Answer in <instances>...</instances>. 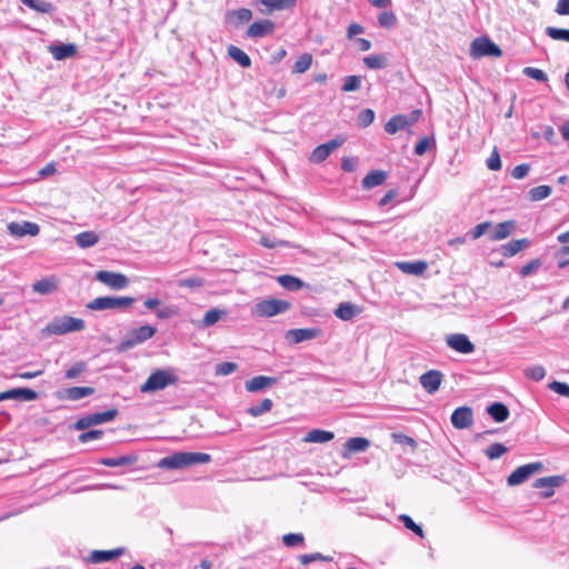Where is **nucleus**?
Returning <instances> with one entry per match:
<instances>
[{
  "instance_id": "1",
  "label": "nucleus",
  "mask_w": 569,
  "mask_h": 569,
  "mask_svg": "<svg viewBox=\"0 0 569 569\" xmlns=\"http://www.w3.org/2000/svg\"><path fill=\"white\" fill-rule=\"evenodd\" d=\"M210 461L211 456L209 453L180 451L162 458L159 461V467L174 470L194 465H203Z\"/></svg>"
},
{
  "instance_id": "2",
  "label": "nucleus",
  "mask_w": 569,
  "mask_h": 569,
  "mask_svg": "<svg viewBox=\"0 0 569 569\" xmlns=\"http://www.w3.org/2000/svg\"><path fill=\"white\" fill-rule=\"evenodd\" d=\"M86 323L80 318L71 316L54 317L42 330L44 335L63 336L69 332L82 331Z\"/></svg>"
},
{
  "instance_id": "3",
  "label": "nucleus",
  "mask_w": 569,
  "mask_h": 569,
  "mask_svg": "<svg viewBox=\"0 0 569 569\" xmlns=\"http://www.w3.org/2000/svg\"><path fill=\"white\" fill-rule=\"evenodd\" d=\"M156 332L157 328L149 325L133 328L126 335V337L120 341L116 349L118 352L128 351L137 345L143 343L151 339Z\"/></svg>"
},
{
  "instance_id": "4",
  "label": "nucleus",
  "mask_w": 569,
  "mask_h": 569,
  "mask_svg": "<svg viewBox=\"0 0 569 569\" xmlns=\"http://www.w3.org/2000/svg\"><path fill=\"white\" fill-rule=\"evenodd\" d=\"M177 381L178 377L169 370L158 369L153 371L146 382L140 386V391L143 393L156 392L163 390L170 385H174Z\"/></svg>"
},
{
  "instance_id": "5",
  "label": "nucleus",
  "mask_w": 569,
  "mask_h": 569,
  "mask_svg": "<svg viewBox=\"0 0 569 569\" xmlns=\"http://www.w3.org/2000/svg\"><path fill=\"white\" fill-rule=\"evenodd\" d=\"M136 301L132 297H98L91 300L87 308L90 310L127 309Z\"/></svg>"
},
{
  "instance_id": "6",
  "label": "nucleus",
  "mask_w": 569,
  "mask_h": 569,
  "mask_svg": "<svg viewBox=\"0 0 569 569\" xmlns=\"http://www.w3.org/2000/svg\"><path fill=\"white\" fill-rule=\"evenodd\" d=\"M291 303L276 298L264 299L254 305V313L259 317H273L287 312Z\"/></svg>"
},
{
  "instance_id": "7",
  "label": "nucleus",
  "mask_w": 569,
  "mask_h": 569,
  "mask_svg": "<svg viewBox=\"0 0 569 569\" xmlns=\"http://www.w3.org/2000/svg\"><path fill=\"white\" fill-rule=\"evenodd\" d=\"M119 411L117 408H111L104 412H94L88 416L79 418L73 428L76 430H86L92 426L102 425L113 420L118 416Z\"/></svg>"
},
{
  "instance_id": "8",
  "label": "nucleus",
  "mask_w": 569,
  "mask_h": 569,
  "mask_svg": "<svg viewBox=\"0 0 569 569\" xmlns=\"http://www.w3.org/2000/svg\"><path fill=\"white\" fill-rule=\"evenodd\" d=\"M469 53L472 59L498 57V44L491 41L487 36L477 37L470 43Z\"/></svg>"
},
{
  "instance_id": "9",
  "label": "nucleus",
  "mask_w": 569,
  "mask_h": 569,
  "mask_svg": "<svg viewBox=\"0 0 569 569\" xmlns=\"http://www.w3.org/2000/svg\"><path fill=\"white\" fill-rule=\"evenodd\" d=\"M543 469L542 462H531L523 466L518 467L508 477L507 483L509 486H517L525 482L530 476L536 472H539Z\"/></svg>"
},
{
  "instance_id": "10",
  "label": "nucleus",
  "mask_w": 569,
  "mask_h": 569,
  "mask_svg": "<svg viewBox=\"0 0 569 569\" xmlns=\"http://www.w3.org/2000/svg\"><path fill=\"white\" fill-rule=\"evenodd\" d=\"M343 137H337L326 143L317 146L311 154L309 160L313 163H320L325 161L337 148H339L345 142Z\"/></svg>"
},
{
  "instance_id": "11",
  "label": "nucleus",
  "mask_w": 569,
  "mask_h": 569,
  "mask_svg": "<svg viewBox=\"0 0 569 569\" xmlns=\"http://www.w3.org/2000/svg\"><path fill=\"white\" fill-rule=\"evenodd\" d=\"M96 279L113 290L124 289L129 284V279L119 272L101 270L96 273Z\"/></svg>"
},
{
  "instance_id": "12",
  "label": "nucleus",
  "mask_w": 569,
  "mask_h": 569,
  "mask_svg": "<svg viewBox=\"0 0 569 569\" xmlns=\"http://www.w3.org/2000/svg\"><path fill=\"white\" fill-rule=\"evenodd\" d=\"M566 479L563 476H550L536 479L533 487L540 489V496L550 498L555 493V489L562 486Z\"/></svg>"
},
{
  "instance_id": "13",
  "label": "nucleus",
  "mask_w": 569,
  "mask_h": 569,
  "mask_svg": "<svg viewBox=\"0 0 569 569\" xmlns=\"http://www.w3.org/2000/svg\"><path fill=\"white\" fill-rule=\"evenodd\" d=\"M497 431L495 429L485 430L482 432H478L473 437V442L478 447H483L488 443V447L483 449V452L488 456L489 459L498 458V441L492 440L489 441V437H495Z\"/></svg>"
},
{
  "instance_id": "14",
  "label": "nucleus",
  "mask_w": 569,
  "mask_h": 569,
  "mask_svg": "<svg viewBox=\"0 0 569 569\" xmlns=\"http://www.w3.org/2000/svg\"><path fill=\"white\" fill-rule=\"evenodd\" d=\"M446 343L449 348L459 353L469 355L475 351V345L465 333H452L447 336Z\"/></svg>"
},
{
  "instance_id": "15",
  "label": "nucleus",
  "mask_w": 569,
  "mask_h": 569,
  "mask_svg": "<svg viewBox=\"0 0 569 569\" xmlns=\"http://www.w3.org/2000/svg\"><path fill=\"white\" fill-rule=\"evenodd\" d=\"M92 387H69L62 390L56 391L54 396L58 400L78 401L84 397H89L94 393Z\"/></svg>"
},
{
  "instance_id": "16",
  "label": "nucleus",
  "mask_w": 569,
  "mask_h": 569,
  "mask_svg": "<svg viewBox=\"0 0 569 569\" xmlns=\"http://www.w3.org/2000/svg\"><path fill=\"white\" fill-rule=\"evenodd\" d=\"M274 22L269 19L254 21L247 29V37L250 39H259L273 33Z\"/></svg>"
},
{
  "instance_id": "17",
  "label": "nucleus",
  "mask_w": 569,
  "mask_h": 569,
  "mask_svg": "<svg viewBox=\"0 0 569 569\" xmlns=\"http://www.w3.org/2000/svg\"><path fill=\"white\" fill-rule=\"evenodd\" d=\"M38 399V393L30 388H13L0 392V401L18 400V401H33Z\"/></svg>"
},
{
  "instance_id": "18",
  "label": "nucleus",
  "mask_w": 569,
  "mask_h": 569,
  "mask_svg": "<svg viewBox=\"0 0 569 569\" xmlns=\"http://www.w3.org/2000/svg\"><path fill=\"white\" fill-rule=\"evenodd\" d=\"M451 423L456 429H466L472 425L473 413L469 407H459L451 415Z\"/></svg>"
},
{
  "instance_id": "19",
  "label": "nucleus",
  "mask_w": 569,
  "mask_h": 569,
  "mask_svg": "<svg viewBox=\"0 0 569 569\" xmlns=\"http://www.w3.org/2000/svg\"><path fill=\"white\" fill-rule=\"evenodd\" d=\"M10 234L14 237L37 236L40 232L39 224L30 221L10 222L8 224Z\"/></svg>"
},
{
  "instance_id": "20",
  "label": "nucleus",
  "mask_w": 569,
  "mask_h": 569,
  "mask_svg": "<svg viewBox=\"0 0 569 569\" xmlns=\"http://www.w3.org/2000/svg\"><path fill=\"white\" fill-rule=\"evenodd\" d=\"M321 333L320 328H298L291 329L287 332V338L293 343L311 340L319 337Z\"/></svg>"
},
{
  "instance_id": "21",
  "label": "nucleus",
  "mask_w": 569,
  "mask_h": 569,
  "mask_svg": "<svg viewBox=\"0 0 569 569\" xmlns=\"http://www.w3.org/2000/svg\"><path fill=\"white\" fill-rule=\"evenodd\" d=\"M420 383L428 393H435L442 381V373L439 370H429L420 376Z\"/></svg>"
},
{
  "instance_id": "22",
  "label": "nucleus",
  "mask_w": 569,
  "mask_h": 569,
  "mask_svg": "<svg viewBox=\"0 0 569 569\" xmlns=\"http://www.w3.org/2000/svg\"><path fill=\"white\" fill-rule=\"evenodd\" d=\"M278 381L274 377L256 376L244 382L246 390L249 392L262 391Z\"/></svg>"
},
{
  "instance_id": "23",
  "label": "nucleus",
  "mask_w": 569,
  "mask_h": 569,
  "mask_svg": "<svg viewBox=\"0 0 569 569\" xmlns=\"http://www.w3.org/2000/svg\"><path fill=\"white\" fill-rule=\"evenodd\" d=\"M530 246V240L527 238L511 240L500 246V254L506 258H511L520 251L527 249Z\"/></svg>"
},
{
  "instance_id": "24",
  "label": "nucleus",
  "mask_w": 569,
  "mask_h": 569,
  "mask_svg": "<svg viewBox=\"0 0 569 569\" xmlns=\"http://www.w3.org/2000/svg\"><path fill=\"white\" fill-rule=\"evenodd\" d=\"M361 307L352 303V302H341L336 308L333 315L343 321H350L355 317L361 313Z\"/></svg>"
},
{
  "instance_id": "25",
  "label": "nucleus",
  "mask_w": 569,
  "mask_h": 569,
  "mask_svg": "<svg viewBox=\"0 0 569 569\" xmlns=\"http://www.w3.org/2000/svg\"><path fill=\"white\" fill-rule=\"evenodd\" d=\"M124 553V548H117L113 550H93L88 557V562L90 563H100L110 561L114 558H118Z\"/></svg>"
},
{
  "instance_id": "26",
  "label": "nucleus",
  "mask_w": 569,
  "mask_h": 569,
  "mask_svg": "<svg viewBox=\"0 0 569 569\" xmlns=\"http://www.w3.org/2000/svg\"><path fill=\"white\" fill-rule=\"evenodd\" d=\"M49 52L56 60H64L77 53V46L73 43H60L49 46Z\"/></svg>"
},
{
  "instance_id": "27",
  "label": "nucleus",
  "mask_w": 569,
  "mask_h": 569,
  "mask_svg": "<svg viewBox=\"0 0 569 569\" xmlns=\"http://www.w3.org/2000/svg\"><path fill=\"white\" fill-rule=\"evenodd\" d=\"M277 282L290 292H297L305 287H308L300 278L291 274H281L277 277Z\"/></svg>"
},
{
  "instance_id": "28",
  "label": "nucleus",
  "mask_w": 569,
  "mask_h": 569,
  "mask_svg": "<svg viewBox=\"0 0 569 569\" xmlns=\"http://www.w3.org/2000/svg\"><path fill=\"white\" fill-rule=\"evenodd\" d=\"M138 461V456L136 453L124 455L120 457L112 458H101L99 463L106 467H124L132 466Z\"/></svg>"
},
{
  "instance_id": "29",
  "label": "nucleus",
  "mask_w": 569,
  "mask_h": 569,
  "mask_svg": "<svg viewBox=\"0 0 569 569\" xmlns=\"http://www.w3.org/2000/svg\"><path fill=\"white\" fill-rule=\"evenodd\" d=\"M226 19L237 28L242 23L249 22L252 19V12L247 8L230 10L226 13Z\"/></svg>"
},
{
  "instance_id": "30",
  "label": "nucleus",
  "mask_w": 569,
  "mask_h": 569,
  "mask_svg": "<svg viewBox=\"0 0 569 569\" xmlns=\"http://www.w3.org/2000/svg\"><path fill=\"white\" fill-rule=\"evenodd\" d=\"M387 179V172L382 170L370 171L361 181V186L365 190H370L385 182Z\"/></svg>"
},
{
  "instance_id": "31",
  "label": "nucleus",
  "mask_w": 569,
  "mask_h": 569,
  "mask_svg": "<svg viewBox=\"0 0 569 569\" xmlns=\"http://www.w3.org/2000/svg\"><path fill=\"white\" fill-rule=\"evenodd\" d=\"M409 127L406 114H397L391 117L385 124V131L389 134H395L400 130Z\"/></svg>"
},
{
  "instance_id": "32",
  "label": "nucleus",
  "mask_w": 569,
  "mask_h": 569,
  "mask_svg": "<svg viewBox=\"0 0 569 569\" xmlns=\"http://www.w3.org/2000/svg\"><path fill=\"white\" fill-rule=\"evenodd\" d=\"M333 438L335 433L331 431L312 429L306 435L305 441L313 443H325L331 441Z\"/></svg>"
},
{
  "instance_id": "33",
  "label": "nucleus",
  "mask_w": 569,
  "mask_h": 569,
  "mask_svg": "<svg viewBox=\"0 0 569 569\" xmlns=\"http://www.w3.org/2000/svg\"><path fill=\"white\" fill-rule=\"evenodd\" d=\"M397 266L405 273L415 274V276L422 274L428 268V264L425 261H413V262L403 261V262H398Z\"/></svg>"
},
{
  "instance_id": "34",
  "label": "nucleus",
  "mask_w": 569,
  "mask_h": 569,
  "mask_svg": "<svg viewBox=\"0 0 569 569\" xmlns=\"http://www.w3.org/2000/svg\"><path fill=\"white\" fill-rule=\"evenodd\" d=\"M370 447V441L363 437L349 438L345 443L347 452H363Z\"/></svg>"
},
{
  "instance_id": "35",
  "label": "nucleus",
  "mask_w": 569,
  "mask_h": 569,
  "mask_svg": "<svg viewBox=\"0 0 569 569\" xmlns=\"http://www.w3.org/2000/svg\"><path fill=\"white\" fill-rule=\"evenodd\" d=\"M260 3L267 7V11L270 13L273 11L292 9L296 6V0H260Z\"/></svg>"
},
{
  "instance_id": "36",
  "label": "nucleus",
  "mask_w": 569,
  "mask_h": 569,
  "mask_svg": "<svg viewBox=\"0 0 569 569\" xmlns=\"http://www.w3.org/2000/svg\"><path fill=\"white\" fill-rule=\"evenodd\" d=\"M489 229H490L491 239L497 240L498 239V226H492L491 222H488V221L477 224L470 231L471 238L478 239L479 237L485 234Z\"/></svg>"
},
{
  "instance_id": "37",
  "label": "nucleus",
  "mask_w": 569,
  "mask_h": 569,
  "mask_svg": "<svg viewBox=\"0 0 569 569\" xmlns=\"http://www.w3.org/2000/svg\"><path fill=\"white\" fill-rule=\"evenodd\" d=\"M32 289L40 295H49L57 289V281L54 278H42L32 284Z\"/></svg>"
},
{
  "instance_id": "38",
  "label": "nucleus",
  "mask_w": 569,
  "mask_h": 569,
  "mask_svg": "<svg viewBox=\"0 0 569 569\" xmlns=\"http://www.w3.org/2000/svg\"><path fill=\"white\" fill-rule=\"evenodd\" d=\"M98 241L99 237L93 231H83L76 236V243L83 249L93 247Z\"/></svg>"
},
{
  "instance_id": "39",
  "label": "nucleus",
  "mask_w": 569,
  "mask_h": 569,
  "mask_svg": "<svg viewBox=\"0 0 569 569\" xmlns=\"http://www.w3.org/2000/svg\"><path fill=\"white\" fill-rule=\"evenodd\" d=\"M228 54L242 68H249L251 66L250 57L243 50L236 46H229Z\"/></svg>"
},
{
  "instance_id": "40",
  "label": "nucleus",
  "mask_w": 569,
  "mask_h": 569,
  "mask_svg": "<svg viewBox=\"0 0 569 569\" xmlns=\"http://www.w3.org/2000/svg\"><path fill=\"white\" fill-rule=\"evenodd\" d=\"M363 63L369 69H385L388 66V58L385 54H372L365 57Z\"/></svg>"
},
{
  "instance_id": "41",
  "label": "nucleus",
  "mask_w": 569,
  "mask_h": 569,
  "mask_svg": "<svg viewBox=\"0 0 569 569\" xmlns=\"http://www.w3.org/2000/svg\"><path fill=\"white\" fill-rule=\"evenodd\" d=\"M227 315L226 310L212 308L204 313L202 319V327L208 328L217 323L223 316Z\"/></svg>"
},
{
  "instance_id": "42",
  "label": "nucleus",
  "mask_w": 569,
  "mask_h": 569,
  "mask_svg": "<svg viewBox=\"0 0 569 569\" xmlns=\"http://www.w3.org/2000/svg\"><path fill=\"white\" fill-rule=\"evenodd\" d=\"M26 7L41 13H50L53 10L52 3L46 0H20Z\"/></svg>"
},
{
  "instance_id": "43",
  "label": "nucleus",
  "mask_w": 569,
  "mask_h": 569,
  "mask_svg": "<svg viewBox=\"0 0 569 569\" xmlns=\"http://www.w3.org/2000/svg\"><path fill=\"white\" fill-rule=\"evenodd\" d=\"M551 192V187L542 184L530 189L528 192V198L530 201H540L548 198Z\"/></svg>"
},
{
  "instance_id": "44",
  "label": "nucleus",
  "mask_w": 569,
  "mask_h": 569,
  "mask_svg": "<svg viewBox=\"0 0 569 569\" xmlns=\"http://www.w3.org/2000/svg\"><path fill=\"white\" fill-rule=\"evenodd\" d=\"M272 400L269 398L263 399L259 405L249 407L246 412L251 417H259L266 412H269L272 408Z\"/></svg>"
},
{
  "instance_id": "45",
  "label": "nucleus",
  "mask_w": 569,
  "mask_h": 569,
  "mask_svg": "<svg viewBox=\"0 0 569 569\" xmlns=\"http://www.w3.org/2000/svg\"><path fill=\"white\" fill-rule=\"evenodd\" d=\"M88 370V363L83 360L74 362L64 371V378L69 380L77 379L80 375Z\"/></svg>"
},
{
  "instance_id": "46",
  "label": "nucleus",
  "mask_w": 569,
  "mask_h": 569,
  "mask_svg": "<svg viewBox=\"0 0 569 569\" xmlns=\"http://www.w3.org/2000/svg\"><path fill=\"white\" fill-rule=\"evenodd\" d=\"M312 63V56L310 53L301 54L292 67L293 73H303L306 72Z\"/></svg>"
},
{
  "instance_id": "47",
  "label": "nucleus",
  "mask_w": 569,
  "mask_h": 569,
  "mask_svg": "<svg viewBox=\"0 0 569 569\" xmlns=\"http://www.w3.org/2000/svg\"><path fill=\"white\" fill-rule=\"evenodd\" d=\"M361 87V77L360 76H348L343 79V84L341 90L345 92L357 91Z\"/></svg>"
},
{
  "instance_id": "48",
  "label": "nucleus",
  "mask_w": 569,
  "mask_h": 569,
  "mask_svg": "<svg viewBox=\"0 0 569 569\" xmlns=\"http://www.w3.org/2000/svg\"><path fill=\"white\" fill-rule=\"evenodd\" d=\"M399 521L403 523V526L408 529L415 532L417 536L423 538V530L421 526L417 525L412 518L408 515H400L398 517Z\"/></svg>"
},
{
  "instance_id": "49",
  "label": "nucleus",
  "mask_w": 569,
  "mask_h": 569,
  "mask_svg": "<svg viewBox=\"0 0 569 569\" xmlns=\"http://www.w3.org/2000/svg\"><path fill=\"white\" fill-rule=\"evenodd\" d=\"M546 33L553 40L569 42V29L547 27Z\"/></svg>"
},
{
  "instance_id": "50",
  "label": "nucleus",
  "mask_w": 569,
  "mask_h": 569,
  "mask_svg": "<svg viewBox=\"0 0 569 569\" xmlns=\"http://www.w3.org/2000/svg\"><path fill=\"white\" fill-rule=\"evenodd\" d=\"M378 23L382 28L390 29L396 26L397 17L392 11H383L378 16Z\"/></svg>"
},
{
  "instance_id": "51",
  "label": "nucleus",
  "mask_w": 569,
  "mask_h": 569,
  "mask_svg": "<svg viewBox=\"0 0 569 569\" xmlns=\"http://www.w3.org/2000/svg\"><path fill=\"white\" fill-rule=\"evenodd\" d=\"M525 376L533 381H540L546 376V369L540 365H535L525 370Z\"/></svg>"
},
{
  "instance_id": "52",
  "label": "nucleus",
  "mask_w": 569,
  "mask_h": 569,
  "mask_svg": "<svg viewBox=\"0 0 569 569\" xmlns=\"http://www.w3.org/2000/svg\"><path fill=\"white\" fill-rule=\"evenodd\" d=\"M206 283V280L201 277H189L179 279L177 281L178 287H186V288H201Z\"/></svg>"
},
{
  "instance_id": "53",
  "label": "nucleus",
  "mask_w": 569,
  "mask_h": 569,
  "mask_svg": "<svg viewBox=\"0 0 569 569\" xmlns=\"http://www.w3.org/2000/svg\"><path fill=\"white\" fill-rule=\"evenodd\" d=\"M375 120V112L371 109H363L359 112L357 123L361 128L369 127Z\"/></svg>"
},
{
  "instance_id": "54",
  "label": "nucleus",
  "mask_w": 569,
  "mask_h": 569,
  "mask_svg": "<svg viewBox=\"0 0 569 569\" xmlns=\"http://www.w3.org/2000/svg\"><path fill=\"white\" fill-rule=\"evenodd\" d=\"M238 369V365L236 362L223 361L216 366V375L217 376H228L233 373Z\"/></svg>"
},
{
  "instance_id": "55",
  "label": "nucleus",
  "mask_w": 569,
  "mask_h": 569,
  "mask_svg": "<svg viewBox=\"0 0 569 569\" xmlns=\"http://www.w3.org/2000/svg\"><path fill=\"white\" fill-rule=\"evenodd\" d=\"M391 438H392V440L396 443H399V445H402V446H409L412 451H415V449L417 448L416 440L413 438L407 436V435H403V433H400V432H393L391 435Z\"/></svg>"
},
{
  "instance_id": "56",
  "label": "nucleus",
  "mask_w": 569,
  "mask_h": 569,
  "mask_svg": "<svg viewBox=\"0 0 569 569\" xmlns=\"http://www.w3.org/2000/svg\"><path fill=\"white\" fill-rule=\"evenodd\" d=\"M523 74L531 78V79H535L537 81H541V82H546L548 80V76L547 73L541 70V69H538V68H533V67H526L523 70H522Z\"/></svg>"
},
{
  "instance_id": "57",
  "label": "nucleus",
  "mask_w": 569,
  "mask_h": 569,
  "mask_svg": "<svg viewBox=\"0 0 569 569\" xmlns=\"http://www.w3.org/2000/svg\"><path fill=\"white\" fill-rule=\"evenodd\" d=\"M299 560L302 565L307 566L313 561H318V560H321V561H331L332 560V557H329V556H323L322 553L320 552H313V553H307V555H301L299 557Z\"/></svg>"
},
{
  "instance_id": "58",
  "label": "nucleus",
  "mask_w": 569,
  "mask_h": 569,
  "mask_svg": "<svg viewBox=\"0 0 569 569\" xmlns=\"http://www.w3.org/2000/svg\"><path fill=\"white\" fill-rule=\"evenodd\" d=\"M305 538L302 533H287L282 537V541L287 547H296L303 542Z\"/></svg>"
},
{
  "instance_id": "59",
  "label": "nucleus",
  "mask_w": 569,
  "mask_h": 569,
  "mask_svg": "<svg viewBox=\"0 0 569 569\" xmlns=\"http://www.w3.org/2000/svg\"><path fill=\"white\" fill-rule=\"evenodd\" d=\"M103 436L102 430H89L79 435L78 440L86 443L91 440L100 439Z\"/></svg>"
},
{
  "instance_id": "60",
  "label": "nucleus",
  "mask_w": 569,
  "mask_h": 569,
  "mask_svg": "<svg viewBox=\"0 0 569 569\" xmlns=\"http://www.w3.org/2000/svg\"><path fill=\"white\" fill-rule=\"evenodd\" d=\"M549 389L552 391L569 398V385L560 381H552L549 383Z\"/></svg>"
},
{
  "instance_id": "61",
  "label": "nucleus",
  "mask_w": 569,
  "mask_h": 569,
  "mask_svg": "<svg viewBox=\"0 0 569 569\" xmlns=\"http://www.w3.org/2000/svg\"><path fill=\"white\" fill-rule=\"evenodd\" d=\"M529 170H530V166L529 164L521 163V164L516 166L512 169L511 176L515 179H523L528 174Z\"/></svg>"
},
{
  "instance_id": "62",
  "label": "nucleus",
  "mask_w": 569,
  "mask_h": 569,
  "mask_svg": "<svg viewBox=\"0 0 569 569\" xmlns=\"http://www.w3.org/2000/svg\"><path fill=\"white\" fill-rule=\"evenodd\" d=\"M540 260L535 259L530 261L529 263L522 266L519 270V273L521 277L529 276L533 270L538 269L540 267Z\"/></svg>"
},
{
  "instance_id": "63",
  "label": "nucleus",
  "mask_w": 569,
  "mask_h": 569,
  "mask_svg": "<svg viewBox=\"0 0 569 569\" xmlns=\"http://www.w3.org/2000/svg\"><path fill=\"white\" fill-rule=\"evenodd\" d=\"M431 146V139L428 137L422 138L415 147V154L422 156Z\"/></svg>"
},
{
  "instance_id": "64",
  "label": "nucleus",
  "mask_w": 569,
  "mask_h": 569,
  "mask_svg": "<svg viewBox=\"0 0 569 569\" xmlns=\"http://www.w3.org/2000/svg\"><path fill=\"white\" fill-rule=\"evenodd\" d=\"M177 313V310L172 306H166L161 309H158L157 317L159 319H169L172 318Z\"/></svg>"
}]
</instances>
